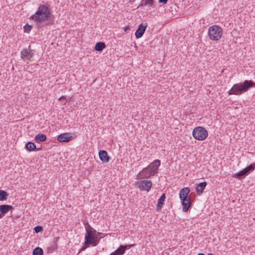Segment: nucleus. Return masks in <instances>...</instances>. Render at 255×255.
Wrapping results in <instances>:
<instances>
[{"mask_svg": "<svg viewBox=\"0 0 255 255\" xmlns=\"http://www.w3.org/2000/svg\"><path fill=\"white\" fill-rule=\"evenodd\" d=\"M51 12L48 4H41L37 11L32 15L29 19L37 23H42L50 20Z\"/></svg>", "mask_w": 255, "mask_h": 255, "instance_id": "nucleus-1", "label": "nucleus"}, {"mask_svg": "<svg viewBox=\"0 0 255 255\" xmlns=\"http://www.w3.org/2000/svg\"><path fill=\"white\" fill-rule=\"evenodd\" d=\"M255 87V82L252 80H245L243 83L234 84L232 88L228 92L229 95H241L247 92L252 87Z\"/></svg>", "mask_w": 255, "mask_h": 255, "instance_id": "nucleus-2", "label": "nucleus"}, {"mask_svg": "<svg viewBox=\"0 0 255 255\" xmlns=\"http://www.w3.org/2000/svg\"><path fill=\"white\" fill-rule=\"evenodd\" d=\"M190 189L189 187H184L179 192V198L181 201L182 210L187 212L191 206V199L188 195Z\"/></svg>", "mask_w": 255, "mask_h": 255, "instance_id": "nucleus-3", "label": "nucleus"}, {"mask_svg": "<svg viewBox=\"0 0 255 255\" xmlns=\"http://www.w3.org/2000/svg\"><path fill=\"white\" fill-rule=\"evenodd\" d=\"M222 34V29L218 25H214L209 28L208 35L210 39L212 40H219L221 38Z\"/></svg>", "mask_w": 255, "mask_h": 255, "instance_id": "nucleus-4", "label": "nucleus"}, {"mask_svg": "<svg viewBox=\"0 0 255 255\" xmlns=\"http://www.w3.org/2000/svg\"><path fill=\"white\" fill-rule=\"evenodd\" d=\"M101 238L102 237L99 238L98 236H85L84 245L81 248L79 253L81 251L85 250L91 245L93 247L96 246L99 244L100 240Z\"/></svg>", "mask_w": 255, "mask_h": 255, "instance_id": "nucleus-5", "label": "nucleus"}, {"mask_svg": "<svg viewBox=\"0 0 255 255\" xmlns=\"http://www.w3.org/2000/svg\"><path fill=\"white\" fill-rule=\"evenodd\" d=\"M192 134L196 139L203 140L207 137L208 131L204 128L198 127L193 129Z\"/></svg>", "mask_w": 255, "mask_h": 255, "instance_id": "nucleus-6", "label": "nucleus"}, {"mask_svg": "<svg viewBox=\"0 0 255 255\" xmlns=\"http://www.w3.org/2000/svg\"><path fill=\"white\" fill-rule=\"evenodd\" d=\"M152 184V182L150 180H142L138 182V187L140 189L147 192L150 190Z\"/></svg>", "mask_w": 255, "mask_h": 255, "instance_id": "nucleus-7", "label": "nucleus"}, {"mask_svg": "<svg viewBox=\"0 0 255 255\" xmlns=\"http://www.w3.org/2000/svg\"><path fill=\"white\" fill-rule=\"evenodd\" d=\"M153 175V173L151 172L148 167L144 168L136 176V179L140 178H148L151 176Z\"/></svg>", "mask_w": 255, "mask_h": 255, "instance_id": "nucleus-8", "label": "nucleus"}, {"mask_svg": "<svg viewBox=\"0 0 255 255\" xmlns=\"http://www.w3.org/2000/svg\"><path fill=\"white\" fill-rule=\"evenodd\" d=\"M29 47L30 45L28 48L23 49L21 52V57L24 60L30 59L34 55L33 51Z\"/></svg>", "mask_w": 255, "mask_h": 255, "instance_id": "nucleus-9", "label": "nucleus"}, {"mask_svg": "<svg viewBox=\"0 0 255 255\" xmlns=\"http://www.w3.org/2000/svg\"><path fill=\"white\" fill-rule=\"evenodd\" d=\"M73 139V137L70 133H62L57 137V140L60 142H68Z\"/></svg>", "mask_w": 255, "mask_h": 255, "instance_id": "nucleus-10", "label": "nucleus"}, {"mask_svg": "<svg viewBox=\"0 0 255 255\" xmlns=\"http://www.w3.org/2000/svg\"><path fill=\"white\" fill-rule=\"evenodd\" d=\"M147 27V23L144 25L143 23H141L139 25L137 29L135 32V36L136 38H139L141 37L144 34L145 29Z\"/></svg>", "mask_w": 255, "mask_h": 255, "instance_id": "nucleus-11", "label": "nucleus"}, {"mask_svg": "<svg viewBox=\"0 0 255 255\" xmlns=\"http://www.w3.org/2000/svg\"><path fill=\"white\" fill-rule=\"evenodd\" d=\"M160 165V161L158 159L155 160L153 162L150 163L147 167L149 168L150 170L154 175L156 173L158 168V167Z\"/></svg>", "mask_w": 255, "mask_h": 255, "instance_id": "nucleus-12", "label": "nucleus"}, {"mask_svg": "<svg viewBox=\"0 0 255 255\" xmlns=\"http://www.w3.org/2000/svg\"><path fill=\"white\" fill-rule=\"evenodd\" d=\"M133 246L134 244L121 245L119 248L115 251V252L117 255H123L125 254L126 250L129 249Z\"/></svg>", "mask_w": 255, "mask_h": 255, "instance_id": "nucleus-13", "label": "nucleus"}, {"mask_svg": "<svg viewBox=\"0 0 255 255\" xmlns=\"http://www.w3.org/2000/svg\"><path fill=\"white\" fill-rule=\"evenodd\" d=\"M99 156L100 160L104 163H108L111 159L107 152L104 150H100L99 152Z\"/></svg>", "mask_w": 255, "mask_h": 255, "instance_id": "nucleus-14", "label": "nucleus"}, {"mask_svg": "<svg viewBox=\"0 0 255 255\" xmlns=\"http://www.w3.org/2000/svg\"><path fill=\"white\" fill-rule=\"evenodd\" d=\"M166 198L165 194L163 193L161 195L160 197L158 199L157 204L156 205V211H159L161 210L162 206L164 205V202Z\"/></svg>", "mask_w": 255, "mask_h": 255, "instance_id": "nucleus-15", "label": "nucleus"}, {"mask_svg": "<svg viewBox=\"0 0 255 255\" xmlns=\"http://www.w3.org/2000/svg\"><path fill=\"white\" fill-rule=\"evenodd\" d=\"M207 185V182L204 181L200 183L196 187V190L198 195H201Z\"/></svg>", "mask_w": 255, "mask_h": 255, "instance_id": "nucleus-16", "label": "nucleus"}, {"mask_svg": "<svg viewBox=\"0 0 255 255\" xmlns=\"http://www.w3.org/2000/svg\"><path fill=\"white\" fill-rule=\"evenodd\" d=\"M13 209V207L9 205H0V212L1 214L4 215L7 213L9 211Z\"/></svg>", "mask_w": 255, "mask_h": 255, "instance_id": "nucleus-17", "label": "nucleus"}, {"mask_svg": "<svg viewBox=\"0 0 255 255\" xmlns=\"http://www.w3.org/2000/svg\"><path fill=\"white\" fill-rule=\"evenodd\" d=\"M46 135L43 133H38L35 137L34 140L37 143H40L46 140Z\"/></svg>", "mask_w": 255, "mask_h": 255, "instance_id": "nucleus-18", "label": "nucleus"}, {"mask_svg": "<svg viewBox=\"0 0 255 255\" xmlns=\"http://www.w3.org/2000/svg\"><path fill=\"white\" fill-rule=\"evenodd\" d=\"M248 174H247L246 171L244 169L243 170L240 171V172L235 174L233 175V177L236 178L237 179H241L242 178H244Z\"/></svg>", "mask_w": 255, "mask_h": 255, "instance_id": "nucleus-19", "label": "nucleus"}, {"mask_svg": "<svg viewBox=\"0 0 255 255\" xmlns=\"http://www.w3.org/2000/svg\"><path fill=\"white\" fill-rule=\"evenodd\" d=\"M25 148L28 151H34L36 149V145L34 143L29 141L26 144Z\"/></svg>", "mask_w": 255, "mask_h": 255, "instance_id": "nucleus-20", "label": "nucleus"}, {"mask_svg": "<svg viewBox=\"0 0 255 255\" xmlns=\"http://www.w3.org/2000/svg\"><path fill=\"white\" fill-rule=\"evenodd\" d=\"M106 47V44L102 42H99L96 43L95 49L98 51H102Z\"/></svg>", "mask_w": 255, "mask_h": 255, "instance_id": "nucleus-21", "label": "nucleus"}, {"mask_svg": "<svg viewBox=\"0 0 255 255\" xmlns=\"http://www.w3.org/2000/svg\"><path fill=\"white\" fill-rule=\"evenodd\" d=\"M154 3V0H141L139 6H152Z\"/></svg>", "mask_w": 255, "mask_h": 255, "instance_id": "nucleus-22", "label": "nucleus"}, {"mask_svg": "<svg viewBox=\"0 0 255 255\" xmlns=\"http://www.w3.org/2000/svg\"><path fill=\"white\" fill-rule=\"evenodd\" d=\"M255 169V162L250 164L249 166H248L247 167L244 168L247 174H249L252 171L254 170Z\"/></svg>", "mask_w": 255, "mask_h": 255, "instance_id": "nucleus-23", "label": "nucleus"}, {"mask_svg": "<svg viewBox=\"0 0 255 255\" xmlns=\"http://www.w3.org/2000/svg\"><path fill=\"white\" fill-rule=\"evenodd\" d=\"M8 196V194L6 191L0 189V201L6 200Z\"/></svg>", "mask_w": 255, "mask_h": 255, "instance_id": "nucleus-24", "label": "nucleus"}, {"mask_svg": "<svg viewBox=\"0 0 255 255\" xmlns=\"http://www.w3.org/2000/svg\"><path fill=\"white\" fill-rule=\"evenodd\" d=\"M43 251L39 247L35 248L32 252V255H43Z\"/></svg>", "mask_w": 255, "mask_h": 255, "instance_id": "nucleus-25", "label": "nucleus"}, {"mask_svg": "<svg viewBox=\"0 0 255 255\" xmlns=\"http://www.w3.org/2000/svg\"><path fill=\"white\" fill-rule=\"evenodd\" d=\"M96 231L95 229H94L93 228H92L90 226L89 229L87 230L86 234L85 236H89V235H91L92 236H98V235H96Z\"/></svg>", "mask_w": 255, "mask_h": 255, "instance_id": "nucleus-26", "label": "nucleus"}, {"mask_svg": "<svg viewBox=\"0 0 255 255\" xmlns=\"http://www.w3.org/2000/svg\"><path fill=\"white\" fill-rule=\"evenodd\" d=\"M32 28V25L26 24L23 27L25 32L29 33Z\"/></svg>", "mask_w": 255, "mask_h": 255, "instance_id": "nucleus-27", "label": "nucleus"}, {"mask_svg": "<svg viewBox=\"0 0 255 255\" xmlns=\"http://www.w3.org/2000/svg\"><path fill=\"white\" fill-rule=\"evenodd\" d=\"M43 230L42 227L41 226H37L34 228V231L36 233H38L42 231Z\"/></svg>", "mask_w": 255, "mask_h": 255, "instance_id": "nucleus-28", "label": "nucleus"}, {"mask_svg": "<svg viewBox=\"0 0 255 255\" xmlns=\"http://www.w3.org/2000/svg\"><path fill=\"white\" fill-rule=\"evenodd\" d=\"M168 0H159V2L160 3H163V4H166V3H167Z\"/></svg>", "mask_w": 255, "mask_h": 255, "instance_id": "nucleus-29", "label": "nucleus"}, {"mask_svg": "<svg viewBox=\"0 0 255 255\" xmlns=\"http://www.w3.org/2000/svg\"><path fill=\"white\" fill-rule=\"evenodd\" d=\"M56 249V247L55 246H52V247H50L49 248H48V250L50 249L52 251L54 250H55Z\"/></svg>", "mask_w": 255, "mask_h": 255, "instance_id": "nucleus-30", "label": "nucleus"}, {"mask_svg": "<svg viewBox=\"0 0 255 255\" xmlns=\"http://www.w3.org/2000/svg\"><path fill=\"white\" fill-rule=\"evenodd\" d=\"M65 97L64 96H61V97H60V98H59L58 100L61 101V100H62V99H65Z\"/></svg>", "mask_w": 255, "mask_h": 255, "instance_id": "nucleus-31", "label": "nucleus"}, {"mask_svg": "<svg viewBox=\"0 0 255 255\" xmlns=\"http://www.w3.org/2000/svg\"><path fill=\"white\" fill-rule=\"evenodd\" d=\"M110 255H117V254L114 252L112 253Z\"/></svg>", "mask_w": 255, "mask_h": 255, "instance_id": "nucleus-32", "label": "nucleus"}, {"mask_svg": "<svg viewBox=\"0 0 255 255\" xmlns=\"http://www.w3.org/2000/svg\"><path fill=\"white\" fill-rule=\"evenodd\" d=\"M41 149V147H39V148H36L35 150L39 151V150H40Z\"/></svg>", "mask_w": 255, "mask_h": 255, "instance_id": "nucleus-33", "label": "nucleus"}, {"mask_svg": "<svg viewBox=\"0 0 255 255\" xmlns=\"http://www.w3.org/2000/svg\"><path fill=\"white\" fill-rule=\"evenodd\" d=\"M197 255H205L203 253H199Z\"/></svg>", "mask_w": 255, "mask_h": 255, "instance_id": "nucleus-34", "label": "nucleus"}, {"mask_svg": "<svg viewBox=\"0 0 255 255\" xmlns=\"http://www.w3.org/2000/svg\"><path fill=\"white\" fill-rule=\"evenodd\" d=\"M2 214H1V213H0V218H2Z\"/></svg>", "mask_w": 255, "mask_h": 255, "instance_id": "nucleus-35", "label": "nucleus"}, {"mask_svg": "<svg viewBox=\"0 0 255 255\" xmlns=\"http://www.w3.org/2000/svg\"><path fill=\"white\" fill-rule=\"evenodd\" d=\"M208 255H214L211 253V254H209Z\"/></svg>", "mask_w": 255, "mask_h": 255, "instance_id": "nucleus-36", "label": "nucleus"}, {"mask_svg": "<svg viewBox=\"0 0 255 255\" xmlns=\"http://www.w3.org/2000/svg\"><path fill=\"white\" fill-rule=\"evenodd\" d=\"M102 234V233L98 232L97 234H98V235H100V234Z\"/></svg>", "mask_w": 255, "mask_h": 255, "instance_id": "nucleus-37", "label": "nucleus"}, {"mask_svg": "<svg viewBox=\"0 0 255 255\" xmlns=\"http://www.w3.org/2000/svg\"><path fill=\"white\" fill-rule=\"evenodd\" d=\"M128 29V27H127L126 29H125V30H127V29Z\"/></svg>", "mask_w": 255, "mask_h": 255, "instance_id": "nucleus-38", "label": "nucleus"}, {"mask_svg": "<svg viewBox=\"0 0 255 255\" xmlns=\"http://www.w3.org/2000/svg\"><path fill=\"white\" fill-rule=\"evenodd\" d=\"M128 29V27H127L126 29H125V30H127V29Z\"/></svg>", "mask_w": 255, "mask_h": 255, "instance_id": "nucleus-39", "label": "nucleus"}]
</instances>
